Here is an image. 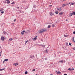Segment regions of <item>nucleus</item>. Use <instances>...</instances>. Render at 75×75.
<instances>
[{"label": "nucleus", "mask_w": 75, "mask_h": 75, "mask_svg": "<svg viewBox=\"0 0 75 75\" xmlns=\"http://www.w3.org/2000/svg\"><path fill=\"white\" fill-rule=\"evenodd\" d=\"M15 21H16V19H14V22H15Z\"/></svg>", "instance_id": "nucleus-48"}, {"label": "nucleus", "mask_w": 75, "mask_h": 75, "mask_svg": "<svg viewBox=\"0 0 75 75\" xmlns=\"http://www.w3.org/2000/svg\"><path fill=\"white\" fill-rule=\"evenodd\" d=\"M39 46H41V47H43V48L45 47V45H43L42 44L40 45Z\"/></svg>", "instance_id": "nucleus-3"}, {"label": "nucleus", "mask_w": 75, "mask_h": 75, "mask_svg": "<svg viewBox=\"0 0 75 75\" xmlns=\"http://www.w3.org/2000/svg\"><path fill=\"white\" fill-rule=\"evenodd\" d=\"M75 3L71 2V5H74L75 4Z\"/></svg>", "instance_id": "nucleus-24"}, {"label": "nucleus", "mask_w": 75, "mask_h": 75, "mask_svg": "<svg viewBox=\"0 0 75 75\" xmlns=\"http://www.w3.org/2000/svg\"><path fill=\"white\" fill-rule=\"evenodd\" d=\"M73 50H75V47H74L73 48Z\"/></svg>", "instance_id": "nucleus-50"}, {"label": "nucleus", "mask_w": 75, "mask_h": 75, "mask_svg": "<svg viewBox=\"0 0 75 75\" xmlns=\"http://www.w3.org/2000/svg\"><path fill=\"white\" fill-rule=\"evenodd\" d=\"M5 69H0V71H3V70H4Z\"/></svg>", "instance_id": "nucleus-10"}, {"label": "nucleus", "mask_w": 75, "mask_h": 75, "mask_svg": "<svg viewBox=\"0 0 75 75\" xmlns=\"http://www.w3.org/2000/svg\"><path fill=\"white\" fill-rule=\"evenodd\" d=\"M66 21H68V20H67V19H66Z\"/></svg>", "instance_id": "nucleus-52"}, {"label": "nucleus", "mask_w": 75, "mask_h": 75, "mask_svg": "<svg viewBox=\"0 0 75 75\" xmlns=\"http://www.w3.org/2000/svg\"><path fill=\"white\" fill-rule=\"evenodd\" d=\"M63 14V13L62 12H60L59 14V15H61L62 14Z\"/></svg>", "instance_id": "nucleus-11"}, {"label": "nucleus", "mask_w": 75, "mask_h": 75, "mask_svg": "<svg viewBox=\"0 0 75 75\" xmlns=\"http://www.w3.org/2000/svg\"><path fill=\"white\" fill-rule=\"evenodd\" d=\"M64 75H67V74H64Z\"/></svg>", "instance_id": "nucleus-45"}, {"label": "nucleus", "mask_w": 75, "mask_h": 75, "mask_svg": "<svg viewBox=\"0 0 75 75\" xmlns=\"http://www.w3.org/2000/svg\"><path fill=\"white\" fill-rule=\"evenodd\" d=\"M65 0H62V2L64 1H65Z\"/></svg>", "instance_id": "nucleus-49"}, {"label": "nucleus", "mask_w": 75, "mask_h": 75, "mask_svg": "<svg viewBox=\"0 0 75 75\" xmlns=\"http://www.w3.org/2000/svg\"><path fill=\"white\" fill-rule=\"evenodd\" d=\"M57 10L60 11L61 10V8H58L57 9Z\"/></svg>", "instance_id": "nucleus-7"}, {"label": "nucleus", "mask_w": 75, "mask_h": 75, "mask_svg": "<svg viewBox=\"0 0 75 75\" xmlns=\"http://www.w3.org/2000/svg\"><path fill=\"white\" fill-rule=\"evenodd\" d=\"M69 4L71 5H72V2H70L69 3Z\"/></svg>", "instance_id": "nucleus-38"}, {"label": "nucleus", "mask_w": 75, "mask_h": 75, "mask_svg": "<svg viewBox=\"0 0 75 75\" xmlns=\"http://www.w3.org/2000/svg\"><path fill=\"white\" fill-rule=\"evenodd\" d=\"M34 57V55H32L30 56V58H32V59H33V58Z\"/></svg>", "instance_id": "nucleus-13"}, {"label": "nucleus", "mask_w": 75, "mask_h": 75, "mask_svg": "<svg viewBox=\"0 0 75 75\" xmlns=\"http://www.w3.org/2000/svg\"><path fill=\"white\" fill-rule=\"evenodd\" d=\"M3 33L4 34H6V32L5 31H4L3 32Z\"/></svg>", "instance_id": "nucleus-34"}, {"label": "nucleus", "mask_w": 75, "mask_h": 75, "mask_svg": "<svg viewBox=\"0 0 75 75\" xmlns=\"http://www.w3.org/2000/svg\"><path fill=\"white\" fill-rule=\"evenodd\" d=\"M28 73V72H27V71H25V74H27Z\"/></svg>", "instance_id": "nucleus-23"}, {"label": "nucleus", "mask_w": 75, "mask_h": 75, "mask_svg": "<svg viewBox=\"0 0 75 75\" xmlns=\"http://www.w3.org/2000/svg\"><path fill=\"white\" fill-rule=\"evenodd\" d=\"M6 1H7L6 2L7 4H10V1H9V0H6Z\"/></svg>", "instance_id": "nucleus-5"}, {"label": "nucleus", "mask_w": 75, "mask_h": 75, "mask_svg": "<svg viewBox=\"0 0 75 75\" xmlns=\"http://www.w3.org/2000/svg\"><path fill=\"white\" fill-rule=\"evenodd\" d=\"M0 10H1V11H3V10H4V9H3V8H2V9H1Z\"/></svg>", "instance_id": "nucleus-25"}, {"label": "nucleus", "mask_w": 75, "mask_h": 75, "mask_svg": "<svg viewBox=\"0 0 75 75\" xmlns=\"http://www.w3.org/2000/svg\"><path fill=\"white\" fill-rule=\"evenodd\" d=\"M66 45L67 46H68V43H66Z\"/></svg>", "instance_id": "nucleus-21"}, {"label": "nucleus", "mask_w": 75, "mask_h": 75, "mask_svg": "<svg viewBox=\"0 0 75 75\" xmlns=\"http://www.w3.org/2000/svg\"><path fill=\"white\" fill-rule=\"evenodd\" d=\"M50 16H53L54 15V14L53 13H50Z\"/></svg>", "instance_id": "nucleus-30"}, {"label": "nucleus", "mask_w": 75, "mask_h": 75, "mask_svg": "<svg viewBox=\"0 0 75 75\" xmlns=\"http://www.w3.org/2000/svg\"><path fill=\"white\" fill-rule=\"evenodd\" d=\"M47 30L45 29H42L39 30V32L40 33H44V32H45V31H46Z\"/></svg>", "instance_id": "nucleus-1"}, {"label": "nucleus", "mask_w": 75, "mask_h": 75, "mask_svg": "<svg viewBox=\"0 0 75 75\" xmlns=\"http://www.w3.org/2000/svg\"><path fill=\"white\" fill-rule=\"evenodd\" d=\"M14 23H13L11 24V25L14 26Z\"/></svg>", "instance_id": "nucleus-31"}, {"label": "nucleus", "mask_w": 75, "mask_h": 75, "mask_svg": "<svg viewBox=\"0 0 75 75\" xmlns=\"http://www.w3.org/2000/svg\"><path fill=\"white\" fill-rule=\"evenodd\" d=\"M13 40V38H10L9 39V41H12Z\"/></svg>", "instance_id": "nucleus-26"}, {"label": "nucleus", "mask_w": 75, "mask_h": 75, "mask_svg": "<svg viewBox=\"0 0 75 75\" xmlns=\"http://www.w3.org/2000/svg\"><path fill=\"white\" fill-rule=\"evenodd\" d=\"M35 71V69H33V70H32V71H33V72H34Z\"/></svg>", "instance_id": "nucleus-28"}, {"label": "nucleus", "mask_w": 75, "mask_h": 75, "mask_svg": "<svg viewBox=\"0 0 75 75\" xmlns=\"http://www.w3.org/2000/svg\"><path fill=\"white\" fill-rule=\"evenodd\" d=\"M36 75H38V74H37Z\"/></svg>", "instance_id": "nucleus-53"}, {"label": "nucleus", "mask_w": 75, "mask_h": 75, "mask_svg": "<svg viewBox=\"0 0 75 75\" xmlns=\"http://www.w3.org/2000/svg\"><path fill=\"white\" fill-rule=\"evenodd\" d=\"M61 72L60 71H58L57 72V74H61Z\"/></svg>", "instance_id": "nucleus-15"}, {"label": "nucleus", "mask_w": 75, "mask_h": 75, "mask_svg": "<svg viewBox=\"0 0 75 75\" xmlns=\"http://www.w3.org/2000/svg\"><path fill=\"white\" fill-rule=\"evenodd\" d=\"M51 25H49L48 27V28H50V27H51Z\"/></svg>", "instance_id": "nucleus-33"}, {"label": "nucleus", "mask_w": 75, "mask_h": 75, "mask_svg": "<svg viewBox=\"0 0 75 75\" xmlns=\"http://www.w3.org/2000/svg\"><path fill=\"white\" fill-rule=\"evenodd\" d=\"M28 41H26V42H25L26 43H27L28 42Z\"/></svg>", "instance_id": "nucleus-44"}, {"label": "nucleus", "mask_w": 75, "mask_h": 75, "mask_svg": "<svg viewBox=\"0 0 75 75\" xmlns=\"http://www.w3.org/2000/svg\"><path fill=\"white\" fill-rule=\"evenodd\" d=\"M19 11H20V12H21V11H20V10H19Z\"/></svg>", "instance_id": "nucleus-51"}, {"label": "nucleus", "mask_w": 75, "mask_h": 75, "mask_svg": "<svg viewBox=\"0 0 75 75\" xmlns=\"http://www.w3.org/2000/svg\"><path fill=\"white\" fill-rule=\"evenodd\" d=\"M33 8H35V6H34Z\"/></svg>", "instance_id": "nucleus-43"}, {"label": "nucleus", "mask_w": 75, "mask_h": 75, "mask_svg": "<svg viewBox=\"0 0 75 75\" xmlns=\"http://www.w3.org/2000/svg\"><path fill=\"white\" fill-rule=\"evenodd\" d=\"M1 53H2V50H1V52H0V57H1Z\"/></svg>", "instance_id": "nucleus-12"}, {"label": "nucleus", "mask_w": 75, "mask_h": 75, "mask_svg": "<svg viewBox=\"0 0 75 75\" xmlns=\"http://www.w3.org/2000/svg\"><path fill=\"white\" fill-rule=\"evenodd\" d=\"M5 61V60H4L3 62V64H4V62Z\"/></svg>", "instance_id": "nucleus-40"}, {"label": "nucleus", "mask_w": 75, "mask_h": 75, "mask_svg": "<svg viewBox=\"0 0 75 75\" xmlns=\"http://www.w3.org/2000/svg\"><path fill=\"white\" fill-rule=\"evenodd\" d=\"M69 45H70V46H72V45H71V44L70 43H69Z\"/></svg>", "instance_id": "nucleus-35"}, {"label": "nucleus", "mask_w": 75, "mask_h": 75, "mask_svg": "<svg viewBox=\"0 0 75 75\" xmlns=\"http://www.w3.org/2000/svg\"><path fill=\"white\" fill-rule=\"evenodd\" d=\"M51 65H52V63L50 64Z\"/></svg>", "instance_id": "nucleus-54"}, {"label": "nucleus", "mask_w": 75, "mask_h": 75, "mask_svg": "<svg viewBox=\"0 0 75 75\" xmlns=\"http://www.w3.org/2000/svg\"><path fill=\"white\" fill-rule=\"evenodd\" d=\"M11 4H15V3H14V2L12 3Z\"/></svg>", "instance_id": "nucleus-29"}, {"label": "nucleus", "mask_w": 75, "mask_h": 75, "mask_svg": "<svg viewBox=\"0 0 75 75\" xmlns=\"http://www.w3.org/2000/svg\"><path fill=\"white\" fill-rule=\"evenodd\" d=\"M16 8H17V9H20V7H17Z\"/></svg>", "instance_id": "nucleus-36"}, {"label": "nucleus", "mask_w": 75, "mask_h": 75, "mask_svg": "<svg viewBox=\"0 0 75 75\" xmlns=\"http://www.w3.org/2000/svg\"><path fill=\"white\" fill-rule=\"evenodd\" d=\"M0 48H1V47H0Z\"/></svg>", "instance_id": "nucleus-58"}, {"label": "nucleus", "mask_w": 75, "mask_h": 75, "mask_svg": "<svg viewBox=\"0 0 75 75\" xmlns=\"http://www.w3.org/2000/svg\"><path fill=\"white\" fill-rule=\"evenodd\" d=\"M8 59H5V61H8Z\"/></svg>", "instance_id": "nucleus-32"}, {"label": "nucleus", "mask_w": 75, "mask_h": 75, "mask_svg": "<svg viewBox=\"0 0 75 75\" xmlns=\"http://www.w3.org/2000/svg\"><path fill=\"white\" fill-rule=\"evenodd\" d=\"M45 60H47V58H45Z\"/></svg>", "instance_id": "nucleus-41"}, {"label": "nucleus", "mask_w": 75, "mask_h": 75, "mask_svg": "<svg viewBox=\"0 0 75 75\" xmlns=\"http://www.w3.org/2000/svg\"><path fill=\"white\" fill-rule=\"evenodd\" d=\"M59 62L61 63H62L63 62V60H62L61 61H59Z\"/></svg>", "instance_id": "nucleus-19"}, {"label": "nucleus", "mask_w": 75, "mask_h": 75, "mask_svg": "<svg viewBox=\"0 0 75 75\" xmlns=\"http://www.w3.org/2000/svg\"><path fill=\"white\" fill-rule=\"evenodd\" d=\"M73 15V13H70L69 16L70 17H71V16H72Z\"/></svg>", "instance_id": "nucleus-8"}, {"label": "nucleus", "mask_w": 75, "mask_h": 75, "mask_svg": "<svg viewBox=\"0 0 75 75\" xmlns=\"http://www.w3.org/2000/svg\"><path fill=\"white\" fill-rule=\"evenodd\" d=\"M1 39L2 41H4V40H5L6 38L4 37H2L1 38Z\"/></svg>", "instance_id": "nucleus-4"}, {"label": "nucleus", "mask_w": 75, "mask_h": 75, "mask_svg": "<svg viewBox=\"0 0 75 75\" xmlns=\"http://www.w3.org/2000/svg\"><path fill=\"white\" fill-rule=\"evenodd\" d=\"M64 37H67V36L66 35H64Z\"/></svg>", "instance_id": "nucleus-47"}, {"label": "nucleus", "mask_w": 75, "mask_h": 75, "mask_svg": "<svg viewBox=\"0 0 75 75\" xmlns=\"http://www.w3.org/2000/svg\"><path fill=\"white\" fill-rule=\"evenodd\" d=\"M50 7H51L52 6V5H49Z\"/></svg>", "instance_id": "nucleus-46"}, {"label": "nucleus", "mask_w": 75, "mask_h": 75, "mask_svg": "<svg viewBox=\"0 0 75 75\" xmlns=\"http://www.w3.org/2000/svg\"><path fill=\"white\" fill-rule=\"evenodd\" d=\"M24 33H25V31L23 30L21 32V34L23 35L24 34Z\"/></svg>", "instance_id": "nucleus-6"}, {"label": "nucleus", "mask_w": 75, "mask_h": 75, "mask_svg": "<svg viewBox=\"0 0 75 75\" xmlns=\"http://www.w3.org/2000/svg\"><path fill=\"white\" fill-rule=\"evenodd\" d=\"M37 39V36H36L35 37V38L33 39L34 40V41H35V40Z\"/></svg>", "instance_id": "nucleus-14"}, {"label": "nucleus", "mask_w": 75, "mask_h": 75, "mask_svg": "<svg viewBox=\"0 0 75 75\" xmlns=\"http://www.w3.org/2000/svg\"><path fill=\"white\" fill-rule=\"evenodd\" d=\"M0 11H1V9L0 10Z\"/></svg>", "instance_id": "nucleus-56"}, {"label": "nucleus", "mask_w": 75, "mask_h": 75, "mask_svg": "<svg viewBox=\"0 0 75 75\" xmlns=\"http://www.w3.org/2000/svg\"><path fill=\"white\" fill-rule=\"evenodd\" d=\"M18 65V63H14V65H15V66H16V65Z\"/></svg>", "instance_id": "nucleus-17"}, {"label": "nucleus", "mask_w": 75, "mask_h": 75, "mask_svg": "<svg viewBox=\"0 0 75 75\" xmlns=\"http://www.w3.org/2000/svg\"><path fill=\"white\" fill-rule=\"evenodd\" d=\"M56 14H58V11H56L55 12Z\"/></svg>", "instance_id": "nucleus-18"}, {"label": "nucleus", "mask_w": 75, "mask_h": 75, "mask_svg": "<svg viewBox=\"0 0 75 75\" xmlns=\"http://www.w3.org/2000/svg\"><path fill=\"white\" fill-rule=\"evenodd\" d=\"M72 40L74 42H75V40H74V37H73Z\"/></svg>", "instance_id": "nucleus-9"}, {"label": "nucleus", "mask_w": 75, "mask_h": 75, "mask_svg": "<svg viewBox=\"0 0 75 75\" xmlns=\"http://www.w3.org/2000/svg\"><path fill=\"white\" fill-rule=\"evenodd\" d=\"M73 15H75V12H73Z\"/></svg>", "instance_id": "nucleus-22"}, {"label": "nucleus", "mask_w": 75, "mask_h": 75, "mask_svg": "<svg viewBox=\"0 0 75 75\" xmlns=\"http://www.w3.org/2000/svg\"><path fill=\"white\" fill-rule=\"evenodd\" d=\"M68 70H69V71H74V68H69L68 69Z\"/></svg>", "instance_id": "nucleus-2"}, {"label": "nucleus", "mask_w": 75, "mask_h": 75, "mask_svg": "<svg viewBox=\"0 0 75 75\" xmlns=\"http://www.w3.org/2000/svg\"><path fill=\"white\" fill-rule=\"evenodd\" d=\"M50 75H52V74H51Z\"/></svg>", "instance_id": "nucleus-55"}, {"label": "nucleus", "mask_w": 75, "mask_h": 75, "mask_svg": "<svg viewBox=\"0 0 75 75\" xmlns=\"http://www.w3.org/2000/svg\"><path fill=\"white\" fill-rule=\"evenodd\" d=\"M42 59V61H44V59L43 58V59Z\"/></svg>", "instance_id": "nucleus-42"}, {"label": "nucleus", "mask_w": 75, "mask_h": 75, "mask_svg": "<svg viewBox=\"0 0 75 75\" xmlns=\"http://www.w3.org/2000/svg\"><path fill=\"white\" fill-rule=\"evenodd\" d=\"M67 6V5L63 4L62 6V7H64V6Z\"/></svg>", "instance_id": "nucleus-16"}, {"label": "nucleus", "mask_w": 75, "mask_h": 75, "mask_svg": "<svg viewBox=\"0 0 75 75\" xmlns=\"http://www.w3.org/2000/svg\"><path fill=\"white\" fill-rule=\"evenodd\" d=\"M54 26H55V25H54V24H53L52 25V27H54Z\"/></svg>", "instance_id": "nucleus-20"}, {"label": "nucleus", "mask_w": 75, "mask_h": 75, "mask_svg": "<svg viewBox=\"0 0 75 75\" xmlns=\"http://www.w3.org/2000/svg\"><path fill=\"white\" fill-rule=\"evenodd\" d=\"M57 72V71H56V72Z\"/></svg>", "instance_id": "nucleus-57"}, {"label": "nucleus", "mask_w": 75, "mask_h": 75, "mask_svg": "<svg viewBox=\"0 0 75 75\" xmlns=\"http://www.w3.org/2000/svg\"><path fill=\"white\" fill-rule=\"evenodd\" d=\"M73 33L74 34H75V31L73 32Z\"/></svg>", "instance_id": "nucleus-39"}, {"label": "nucleus", "mask_w": 75, "mask_h": 75, "mask_svg": "<svg viewBox=\"0 0 75 75\" xmlns=\"http://www.w3.org/2000/svg\"><path fill=\"white\" fill-rule=\"evenodd\" d=\"M46 53H48V51H47V49H46L45 51Z\"/></svg>", "instance_id": "nucleus-27"}, {"label": "nucleus", "mask_w": 75, "mask_h": 75, "mask_svg": "<svg viewBox=\"0 0 75 75\" xmlns=\"http://www.w3.org/2000/svg\"><path fill=\"white\" fill-rule=\"evenodd\" d=\"M1 14H3V13H4V12L2 11V12H1Z\"/></svg>", "instance_id": "nucleus-37"}]
</instances>
